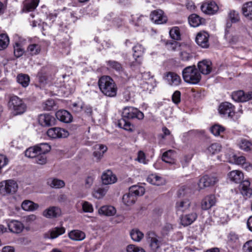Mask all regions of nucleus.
<instances>
[{"instance_id":"7ed1b4c3","label":"nucleus","mask_w":252,"mask_h":252,"mask_svg":"<svg viewBox=\"0 0 252 252\" xmlns=\"http://www.w3.org/2000/svg\"><path fill=\"white\" fill-rule=\"evenodd\" d=\"M145 193L144 187L138 186H133L129 188V192L123 195V202L129 206L135 203L137 196H141Z\"/></svg>"},{"instance_id":"338daca9","label":"nucleus","mask_w":252,"mask_h":252,"mask_svg":"<svg viewBox=\"0 0 252 252\" xmlns=\"http://www.w3.org/2000/svg\"><path fill=\"white\" fill-rule=\"evenodd\" d=\"M94 177V176H88L85 180V185L86 188H90L92 186Z\"/></svg>"},{"instance_id":"58836bf2","label":"nucleus","mask_w":252,"mask_h":252,"mask_svg":"<svg viewBox=\"0 0 252 252\" xmlns=\"http://www.w3.org/2000/svg\"><path fill=\"white\" fill-rule=\"evenodd\" d=\"M163 42H164V44L166 46V48L168 50L175 51H176L178 48L181 47V45L179 44V43L173 40H163Z\"/></svg>"},{"instance_id":"4d7b16f0","label":"nucleus","mask_w":252,"mask_h":252,"mask_svg":"<svg viewBox=\"0 0 252 252\" xmlns=\"http://www.w3.org/2000/svg\"><path fill=\"white\" fill-rule=\"evenodd\" d=\"M107 189L104 188H98L93 192V196L96 198L100 199L105 195Z\"/></svg>"},{"instance_id":"412c9836","label":"nucleus","mask_w":252,"mask_h":252,"mask_svg":"<svg viewBox=\"0 0 252 252\" xmlns=\"http://www.w3.org/2000/svg\"><path fill=\"white\" fill-rule=\"evenodd\" d=\"M56 116L58 120L64 123L68 124L72 121V115L66 110H59L56 112Z\"/></svg>"},{"instance_id":"0e129e2a","label":"nucleus","mask_w":252,"mask_h":252,"mask_svg":"<svg viewBox=\"0 0 252 252\" xmlns=\"http://www.w3.org/2000/svg\"><path fill=\"white\" fill-rule=\"evenodd\" d=\"M172 100L175 104H178L181 101V93L179 91H176L173 94Z\"/></svg>"},{"instance_id":"e2e57ef3","label":"nucleus","mask_w":252,"mask_h":252,"mask_svg":"<svg viewBox=\"0 0 252 252\" xmlns=\"http://www.w3.org/2000/svg\"><path fill=\"white\" fill-rule=\"evenodd\" d=\"M173 230V226L170 224L167 223L162 227L161 232L163 235H167L169 232Z\"/></svg>"},{"instance_id":"680f3d73","label":"nucleus","mask_w":252,"mask_h":252,"mask_svg":"<svg viewBox=\"0 0 252 252\" xmlns=\"http://www.w3.org/2000/svg\"><path fill=\"white\" fill-rule=\"evenodd\" d=\"M127 252H146L145 250L133 245H129L126 248Z\"/></svg>"},{"instance_id":"4468645a","label":"nucleus","mask_w":252,"mask_h":252,"mask_svg":"<svg viewBox=\"0 0 252 252\" xmlns=\"http://www.w3.org/2000/svg\"><path fill=\"white\" fill-rule=\"evenodd\" d=\"M133 51L134 52L133 57L135 58V62L131 63L130 65L131 66H135L137 65H140L142 63V60L141 57L143 54L145 48L140 44H137L133 47Z\"/></svg>"},{"instance_id":"6e6552de","label":"nucleus","mask_w":252,"mask_h":252,"mask_svg":"<svg viewBox=\"0 0 252 252\" xmlns=\"http://www.w3.org/2000/svg\"><path fill=\"white\" fill-rule=\"evenodd\" d=\"M123 115L127 119L136 118L138 120H142L144 118V114L133 107L127 106L123 109Z\"/></svg>"},{"instance_id":"b1692460","label":"nucleus","mask_w":252,"mask_h":252,"mask_svg":"<svg viewBox=\"0 0 252 252\" xmlns=\"http://www.w3.org/2000/svg\"><path fill=\"white\" fill-rule=\"evenodd\" d=\"M190 203V200L187 198L177 201L175 205L176 211L181 212L187 211L189 208Z\"/></svg>"},{"instance_id":"e433bc0d","label":"nucleus","mask_w":252,"mask_h":252,"mask_svg":"<svg viewBox=\"0 0 252 252\" xmlns=\"http://www.w3.org/2000/svg\"><path fill=\"white\" fill-rule=\"evenodd\" d=\"M65 229L63 227H56L51 229L49 232L50 233V238L51 239H55L60 235L65 233Z\"/></svg>"},{"instance_id":"5fc2aeb1","label":"nucleus","mask_w":252,"mask_h":252,"mask_svg":"<svg viewBox=\"0 0 252 252\" xmlns=\"http://www.w3.org/2000/svg\"><path fill=\"white\" fill-rule=\"evenodd\" d=\"M228 16L231 23H235L240 21L239 14L235 10H230Z\"/></svg>"},{"instance_id":"393cba45","label":"nucleus","mask_w":252,"mask_h":252,"mask_svg":"<svg viewBox=\"0 0 252 252\" xmlns=\"http://www.w3.org/2000/svg\"><path fill=\"white\" fill-rule=\"evenodd\" d=\"M216 199L214 195L206 196L201 202V208L203 210H208L215 205Z\"/></svg>"},{"instance_id":"ea45409f","label":"nucleus","mask_w":252,"mask_h":252,"mask_svg":"<svg viewBox=\"0 0 252 252\" xmlns=\"http://www.w3.org/2000/svg\"><path fill=\"white\" fill-rule=\"evenodd\" d=\"M130 235L131 239L135 242H140L144 237V234L137 229H132Z\"/></svg>"},{"instance_id":"bf43d9fd","label":"nucleus","mask_w":252,"mask_h":252,"mask_svg":"<svg viewBox=\"0 0 252 252\" xmlns=\"http://www.w3.org/2000/svg\"><path fill=\"white\" fill-rule=\"evenodd\" d=\"M82 209L84 212L92 213L93 212L92 205L87 201H83L82 203Z\"/></svg>"},{"instance_id":"c9c22d12","label":"nucleus","mask_w":252,"mask_h":252,"mask_svg":"<svg viewBox=\"0 0 252 252\" xmlns=\"http://www.w3.org/2000/svg\"><path fill=\"white\" fill-rule=\"evenodd\" d=\"M175 151L173 150H168L163 153L162 157V159L163 161L170 164L175 163V159L174 158V155Z\"/></svg>"},{"instance_id":"c756f323","label":"nucleus","mask_w":252,"mask_h":252,"mask_svg":"<svg viewBox=\"0 0 252 252\" xmlns=\"http://www.w3.org/2000/svg\"><path fill=\"white\" fill-rule=\"evenodd\" d=\"M242 13L248 20L252 19V1L245 2L243 4Z\"/></svg>"},{"instance_id":"bb28decb","label":"nucleus","mask_w":252,"mask_h":252,"mask_svg":"<svg viewBox=\"0 0 252 252\" xmlns=\"http://www.w3.org/2000/svg\"><path fill=\"white\" fill-rule=\"evenodd\" d=\"M7 225L11 232L16 233L21 232L24 228L23 224L20 221L16 220H11Z\"/></svg>"},{"instance_id":"9d476101","label":"nucleus","mask_w":252,"mask_h":252,"mask_svg":"<svg viewBox=\"0 0 252 252\" xmlns=\"http://www.w3.org/2000/svg\"><path fill=\"white\" fill-rule=\"evenodd\" d=\"M219 180L220 178L215 175H206L200 179L198 185L200 188L209 187L215 185Z\"/></svg>"},{"instance_id":"c85d7f7f","label":"nucleus","mask_w":252,"mask_h":252,"mask_svg":"<svg viewBox=\"0 0 252 252\" xmlns=\"http://www.w3.org/2000/svg\"><path fill=\"white\" fill-rule=\"evenodd\" d=\"M197 215L195 213H192L188 215L182 216L181 217V223L184 226H188L191 224L196 219Z\"/></svg>"},{"instance_id":"37998d69","label":"nucleus","mask_w":252,"mask_h":252,"mask_svg":"<svg viewBox=\"0 0 252 252\" xmlns=\"http://www.w3.org/2000/svg\"><path fill=\"white\" fill-rule=\"evenodd\" d=\"M239 148L246 151L248 152L252 149V143L246 139H242L239 143Z\"/></svg>"},{"instance_id":"1a4fd4ad","label":"nucleus","mask_w":252,"mask_h":252,"mask_svg":"<svg viewBox=\"0 0 252 252\" xmlns=\"http://www.w3.org/2000/svg\"><path fill=\"white\" fill-rule=\"evenodd\" d=\"M47 134L51 138H65L69 135V132L63 128L53 127L48 130Z\"/></svg>"},{"instance_id":"79ce46f5","label":"nucleus","mask_w":252,"mask_h":252,"mask_svg":"<svg viewBox=\"0 0 252 252\" xmlns=\"http://www.w3.org/2000/svg\"><path fill=\"white\" fill-rule=\"evenodd\" d=\"M189 22L191 26L196 27L201 24L200 18L196 14H191L189 17Z\"/></svg>"},{"instance_id":"13d9d810","label":"nucleus","mask_w":252,"mask_h":252,"mask_svg":"<svg viewBox=\"0 0 252 252\" xmlns=\"http://www.w3.org/2000/svg\"><path fill=\"white\" fill-rule=\"evenodd\" d=\"M35 162L37 164L43 165L47 161L46 154L38 153L34 158Z\"/></svg>"},{"instance_id":"aec40b11","label":"nucleus","mask_w":252,"mask_h":252,"mask_svg":"<svg viewBox=\"0 0 252 252\" xmlns=\"http://www.w3.org/2000/svg\"><path fill=\"white\" fill-rule=\"evenodd\" d=\"M209 34L206 32L198 33L196 37V42L202 48H206L209 47Z\"/></svg>"},{"instance_id":"cd10ccee","label":"nucleus","mask_w":252,"mask_h":252,"mask_svg":"<svg viewBox=\"0 0 252 252\" xmlns=\"http://www.w3.org/2000/svg\"><path fill=\"white\" fill-rule=\"evenodd\" d=\"M147 180L149 183L158 186L165 185L166 183L165 180L164 178L156 174L149 175Z\"/></svg>"},{"instance_id":"6e6d98bb","label":"nucleus","mask_w":252,"mask_h":252,"mask_svg":"<svg viewBox=\"0 0 252 252\" xmlns=\"http://www.w3.org/2000/svg\"><path fill=\"white\" fill-rule=\"evenodd\" d=\"M170 37L174 40H179L180 39V32L179 29L177 27H174L169 31Z\"/></svg>"},{"instance_id":"2f4dec72","label":"nucleus","mask_w":252,"mask_h":252,"mask_svg":"<svg viewBox=\"0 0 252 252\" xmlns=\"http://www.w3.org/2000/svg\"><path fill=\"white\" fill-rule=\"evenodd\" d=\"M116 213L115 208L112 206H103L98 210V213L101 215L112 216Z\"/></svg>"},{"instance_id":"a18cd8bd","label":"nucleus","mask_w":252,"mask_h":252,"mask_svg":"<svg viewBox=\"0 0 252 252\" xmlns=\"http://www.w3.org/2000/svg\"><path fill=\"white\" fill-rule=\"evenodd\" d=\"M9 42L8 36L7 34L2 33L0 34V50L6 48Z\"/></svg>"},{"instance_id":"20e7f679","label":"nucleus","mask_w":252,"mask_h":252,"mask_svg":"<svg viewBox=\"0 0 252 252\" xmlns=\"http://www.w3.org/2000/svg\"><path fill=\"white\" fill-rule=\"evenodd\" d=\"M184 81L189 84H197L201 80V75L195 65L189 66L182 71Z\"/></svg>"},{"instance_id":"39448f33","label":"nucleus","mask_w":252,"mask_h":252,"mask_svg":"<svg viewBox=\"0 0 252 252\" xmlns=\"http://www.w3.org/2000/svg\"><path fill=\"white\" fill-rule=\"evenodd\" d=\"M8 106L15 115L23 114L27 110V105L22 99L16 95L10 97Z\"/></svg>"},{"instance_id":"c03bdc74","label":"nucleus","mask_w":252,"mask_h":252,"mask_svg":"<svg viewBox=\"0 0 252 252\" xmlns=\"http://www.w3.org/2000/svg\"><path fill=\"white\" fill-rule=\"evenodd\" d=\"M228 244L232 247L236 246L239 243V238L237 234L230 233L228 236Z\"/></svg>"},{"instance_id":"4be33fe9","label":"nucleus","mask_w":252,"mask_h":252,"mask_svg":"<svg viewBox=\"0 0 252 252\" xmlns=\"http://www.w3.org/2000/svg\"><path fill=\"white\" fill-rule=\"evenodd\" d=\"M101 179L102 183L106 185L114 184L117 180L116 175L109 170L103 173Z\"/></svg>"},{"instance_id":"3c124183","label":"nucleus","mask_w":252,"mask_h":252,"mask_svg":"<svg viewBox=\"0 0 252 252\" xmlns=\"http://www.w3.org/2000/svg\"><path fill=\"white\" fill-rule=\"evenodd\" d=\"M38 153L36 146L30 147L26 150L25 152V156L30 158H34Z\"/></svg>"},{"instance_id":"0eeeda50","label":"nucleus","mask_w":252,"mask_h":252,"mask_svg":"<svg viewBox=\"0 0 252 252\" xmlns=\"http://www.w3.org/2000/svg\"><path fill=\"white\" fill-rule=\"evenodd\" d=\"M18 184L13 180H7L0 183V194L2 195L13 194L18 189Z\"/></svg>"},{"instance_id":"f03ea898","label":"nucleus","mask_w":252,"mask_h":252,"mask_svg":"<svg viewBox=\"0 0 252 252\" xmlns=\"http://www.w3.org/2000/svg\"><path fill=\"white\" fill-rule=\"evenodd\" d=\"M101 92L106 96L114 97L117 94V87L113 79L109 76H101L98 81Z\"/></svg>"},{"instance_id":"a211bd4d","label":"nucleus","mask_w":252,"mask_h":252,"mask_svg":"<svg viewBox=\"0 0 252 252\" xmlns=\"http://www.w3.org/2000/svg\"><path fill=\"white\" fill-rule=\"evenodd\" d=\"M229 161L232 163L241 165L246 170H249L250 168L252 167L250 163L246 162V158L244 156H237L236 155H233L229 158Z\"/></svg>"},{"instance_id":"f704fd0d","label":"nucleus","mask_w":252,"mask_h":252,"mask_svg":"<svg viewBox=\"0 0 252 252\" xmlns=\"http://www.w3.org/2000/svg\"><path fill=\"white\" fill-rule=\"evenodd\" d=\"M106 63L108 67L111 69L115 70L119 73L122 72L124 71V68L122 64L117 61L109 60L106 61Z\"/></svg>"},{"instance_id":"774afa93","label":"nucleus","mask_w":252,"mask_h":252,"mask_svg":"<svg viewBox=\"0 0 252 252\" xmlns=\"http://www.w3.org/2000/svg\"><path fill=\"white\" fill-rule=\"evenodd\" d=\"M244 252H252V240L247 242L243 246Z\"/></svg>"},{"instance_id":"49530a36","label":"nucleus","mask_w":252,"mask_h":252,"mask_svg":"<svg viewBox=\"0 0 252 252\" xmlns=\"http://www.w3.org/2000/svg\"><path fill=\"white\" fill-rule=\"evenodd\" d=\"M28 52L32 55H36L38 54L41 50L40 46L37 44H32L30 45L27 49Z\"/></svg>"},{"instance_id":"7c9ffc66","label":"nucleus","mask_w":252,"mask_h":252,"mask_svg":"<svg viewBox=\"0 0 252 252\" xmlns=\"http://www.w3.org/2000/svg\"><path fill=\"white\" fill-rule=\"evenodd\" d=\"M68 236L72 240L80 241L85 238L86 235L81 230H73L68 233Z\"/></svg>"},{"instance_id":"de8ad7c7","label":"nucleus","mask_w":252,"mask_h":252,"mask_svg":"<svg viewBox=\"0 0 252 252\" xmlns=\"http://www.w3.org/2000/svg\"><path fill=\"white\" fill-rule=\"evenodd\" d=\"M56 107L55 101L52 99H49L42 104V108L45 111L53 110Z\"/></svg>"},{"instance_id":"052dcab7","label":"nucleus","mask_w":252,"mask_h":252,"mask_svg":"<svg viewBox=\"0 0 252 252\" xmlns=\"http://www.w3.org/2000/svg\"><path fill=\"white\" fill-rule=\"evenodd\" d=\"M209 130L215 136H218L225 130V128L224 127H210Z\"/></svg>"},{"instance_id":"864d4df0","label":"nucleus","mask_w":252,"mask_h":252,"mask_svg":"<svg viewBox=\"0 0 252 252\" xmlns=\"http://www.w3.org/2000/svg\"><path fill=\"white\" fill-rule=\"evenodd\" d=\"M225 36L227 41L231 45H234L240 41L241 38L236 34L229 35L228 33H225Z\"/></svg>"},{"instance_id":"4c0bfd02","label":"nucleus","mask_w":252,"mask_h":252,"mask_svg":"<svg viewBox=\"0 0 252 252\" xmlns=\"http://www.w3.org/2000/svg\"><path fill=\"white\" fill-rule=\"evenodd\" d=\"M47 183L51 187L56 189L62 188L65 185V183L63 180L55 178L48 179Z\"/></svg>"},{"instance_id":"72a5a7b5","label":"nucleus","mask_w":252,"mask_h":252,"mask_svg":"<svg viewBox=\"0 0 252 252\" xmlns=\"http://www.w3.org/2000/svg\"><path fill=\"white\" fill-rule=\"evenodd\" d=\"M38 4V0H26L23 9L24 12H30L34 10Z\"/></svg>"},{"instance_id":"a878e982","label":"nucleus","mask_w":252,"mask_h":252,"mask_svg":"<svg viewBox=\"0 0 252 252\" xmlns=\"http://www.w3.org/2000/svg\"><path fill=\"white\" fill-rule=\"evenodd\" d=\"M61 214L60 208L57 207H51L43 212V215L47 218H56Z\"/></svg>"},{"instance_id":"f8f14e48","label":"nucleus","mask_w":252,"mask_h":252,"mask_svg":"<svg viewBox=\"0 0 252 252\" xmlns=\"http://www.w3.org/2000/svg\"><path fill=\"white\" fill-rule=\"evenodd\" d=\"M148 240L150 247L154 252H156L161 246L160 238L153 232L148 233Z\"/></svg>"},{"instance_id":"9b49d317","label":"nucleus","mask_w":252,"mask_h":252,"mask_svg":"<svg viewBox=\"0 0 252 252\" xmlns=\"http://www.w3.org/2000/svg\"><path fill=\"white\" fill-rule=\"evenodd\" d=\"M37 121L38 124L41 126H53L56 125L57 122L53 116L49 114H42L38 115Z\"/></svg>"},{"instance_id":"dca6fc26","label":"nucleus","mask_w":252,"mask_h":252,"mask_svg":"<svg viewBox=\"0 0 252 252\" xmlns=\"http://www.w3.org/2000/svg\"><path fill=\"white\" fill-rule=\"evenodd\" d=\"M180 48V57L182 61H188L193 57L194 54L189 46L186 44H182Z\"/></svg>"},{"instance_id":"423d86ee","label":"nucleus","mask_w":252,"mask_h":252,"mask_svg":"<svg viewBox=\"0 0 252 252\" xmlns=\"http://www.w3.org/2000/svg\"><path fill=\"white\" fill-rule=\"evenodd\" d=\"M218 111L222 117L229 118L235 120L239 117V116H236V118H234L235 114V106L231 103L227 102L221 103L219 107Z\"/></svg>"},{"instance_id":"09e8293b","label":"nucleus","mask_w":252,"mask_h":252,"mask_svg":"<svg viewBox=\"0 0 252 252\" xmlns=\"http://www.w3.org/2000/svg\"><path fill=\"white\" fill-rule=\"evenodd\" d=\"M13 47L14 54L16 58H19L23 55L24 53V49L20 43L17 42L15 43Z\"/></svg>"},{"instance_id":"f257e3e1","label":"nucleus","mask_w":252,"mask_h":252,"mask_svg":"<svg viewBox=\"0 0 252 252\" xmlns=\"http://www.w3.org/2000/svg\"><path fill=\"white\" fill-rule=\"evenodd\" d=\"M228 177L231 181L235 183H240V189L242 194L246 197H250L252 195V189L250 188L249 180L242 181L244 178L243 173L239 170H233L228 174Z\"/></svg>"},{"instance_id":"2eb2a0df","label":"nucleus","mask_w":252,"mask_h":252,"mask_svg":"<svg viewBox=\"0 0 252 252\" xmlns=\"http://www.w3.org/2000/svg\"><path fill=\"white\" fill-rule=\"evenodd\" d=\"M201 9L203 13L212 15L218 11L219 7L215 1L208 0L203 3Z\"/></svg>"},{"instance_id":"5701e85b","label":"nucleus","mask_w":252,"mask_h":252,"mask_svg":"<svg viewBox=\"0 0 252 252\" xmlns=\"http://www.w3.org/2000/svg\"><path fill=\"white\" fill-rule=\"evenodd\" d=\"M212 63L209 60H204L198 63V68L203 74H208L212 70Z\"/></svg>"},{"instance_id":"a19ab883","label":"nucleus","mask_w":252,"mask_h":252,"mask_svg":"<svg viewBox=\"0 0 252 252\" xmlns=\"http://www.w3.org/2000/svg\"><path fill=\"white\" fill-rule=\"evenodd\" d=\"M17 81L23 87H26L29 85L30 77L26 74H19L17 77Z\"/></svg>"},{"instance_id":"8fccbe9b","label":"nucleus","mask_w":252,"mask_h":252,"mask_svg":"<svg viewBox=\"0 0 252 252\" xmlns=\"http://www.w3.org/2000/svg\"><path fill=\"white\" fill-rule=\"evenodd\" d=\"M38 150V153L46 154L48 153L51 150L50 146L46 143H41L38 145L36 146Z\"/></svg>"},{"instance_id":"69168bd1","label":"nucleus","mask_w":252,"mask_h":252,"mask_svg":"<svg viewBox=\"0 0 252 252\" xmlns=\"http://www.w3.org/2000/svg\"><path fill=\"white\" fill-rule=\"evenodd\" d=\"M137 160L139 162L146 164L147 162L146 160L145 155L143 152L140 151L138 153V156L137 158Z\"/></svg>"},{"instance_id":"473e14b6","label":"nucleus","mask_w":252,"mask_h":252,"mask_svg":"<svg viewBox=\"0 0 252 252\" xmlns=\"http://www.w3.org/2000/svg\"><path fill=\"white\" fill-rule=\"evenodd\" d=\"M22 209L26 211H33L39 207L38 204L29 200H24L21 205Z\"/></svg>"},{"instance_id":"603ef678","label":"nucleus","mask_w":252,"mask_h":252,"mask_svg":"<svg viewBox=\"0 0 252 252\" xmlns=\"http://www.w3.org/2000/svg\"><path fill=\"white\" fill-rule=\"evenodd\" d=\"M221 146L219 144L214 143L211 145L207 149V152L210 155L218 153L220 150Z\"/></svg>"},{"instance_id":"6ab92c4d","label":"nucleus","mask_w":252,"mask_h":252,"mask_svg":"<svg viewBox=\"0 0 252 252\" xmlns=\"http://www.w3.org/2000/svg\"><path fill=\"white\" fill-rule=\"evenodd\" d=\"M164 78L168 84L172 86H178L181 82L180 77L177 74L173 72H167Z\"/></svg>"},{"instance_id":"f3484780","label":"nucleus","mask_w":252,"mask_h":252,"mask_svg":"<svg viewBox=\"0 0 252 252\" xmlns=\"http://www.w3.org/2000/svg\"><path fill=\"white\" fill-rule=\"evenodd\" d=\"M234 100L240 102H246L252 99V92L245 93L243 91H238L232 94Z\"/></svg>"},{"instance_id":"ddd939ff","label":"nucleus","mask_w":252,"mask_h":252,"mask_svg":"<svg viewBox=\"0 0 252 252\" xmlns=\"http://www.w3.org/2000/svg\"><path fill=\"white\" fill-rule=\"evenodd\" d=\"M151 20L157 24H162L166 23L167 18L164 12L160 10H156L152 11L150 15Z\"/></svg>"}]
</instances>
